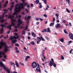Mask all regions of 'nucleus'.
<instances>
[{
	"instance_id": "nucleus-45",
	"label": "nucleus",
	"mask_w": 73,
	"mask_h": 73,
	"mask_svg": "<svg viewBox=\"0 0 73 73\" xmlns=\"http://www.w3.org/2000/svg\"><path fill=\"white\" fill-rule=\"evenodd\" d=\"M44 3L45 4H46L47 3H46V0H45L44 1Z\"/></svg>"
},
{
	"instance_id": "nucleus-2",
	"label": "nucleus",
	"mask_w": 73,
	"mask_h": 73,
	"mask_svg": "<svg viewBox=\"0 0 73 73\" xmlns=\"http://www.w3.org/2000/svg\"><path fill=\"white\" fill-rule=\"evenodd\" d=\"M17 22H19V23L17 24V26L18 27V28H19L20 26L21 25V24H22L23 23V22H22L21 21L20 18H19L18 19Z\"/></svg>"
},
{
	"instance_id": "nucleus-20",
	"label": "nucleus",
	"mask_w": 73,
	"mask_h": 73,
	"mask_svg": "<svg viewBox=\"0 0 73 73\" xmlns=\"http://www.w3.org/2000/svg\"><path fill=\"white\" fill-rule=\"evenodd\" d=\"M59 41H61V42H63L64 41V38H62L61 39H59Z\"/></svg>"
},
{
	"instance_id": "nucleus-23",
	"label": "nucleus",
	"mask_w": 73,
	"mask_h": 73,
	"mask_svg": "<svg viewBox=\"0 0 73 73\" xmlns=\"http://www.w3.org/2000/svg\"><path fill=\"white\" fill-rule=\"evenodd\" d=\"M11 25H10V26H11V27H12V26H15V23H14V22H11Z\"/></svg>"
},
{
	"instance_id": "nucleus-6",
	"label": "nucleus",
	"mask_w": 73,
	"mask_h": 73,
	"mask_svg": "<svg viewBox=\"0 0 73 73\" xmlns=\"http://www.w3.org/2000/svg\"><path fill=\"white\" fill-rule=\"evenodd\" d=\"M38 67H37L36 68V70L37 72H40V73H41V70L40 68V66L39 65V64H38Z\"/></svg>"
},
{
	"instance_id": "nucleus-14",
	"label": "nucleus",
	"mask_w": 73,
	"mask_h": 73,
	"mask_svg": "<svg viewBox=\"0 0 73 73\" xmlns=\"http://www.w3.org/2000/svg\"><path fill=\"white\" fill-rule=\"evenodd\" d=\"M31 35L34 37H36V35L34 33V32H32L31 33Z\"/></svg>"
},
{
	"instance_id": "nucleus-37",
	"label": "nucleus",
	"mask_w": 73,
	"mask_h": 73,
	"mask_svg": "<svg viewBox=\"0 0 73 73\" xmlns=\"http://www.w3.org/2000/svg\"><path fill=\"white\" fill-rule=\"evenodd\" d=\"M66 11L67 12H68V13H70V11L68 10V8H66Z\"/></svg>"
},
{
	"instance_id": "nucleus-8",
	"label": "nucleus",
	"mask_w": 73,
	"mask_h": 73,
	"mask_svg": "<svg viewBox=\"0 0 73 73\" xmlns=\"http://www.w3.org/2000/svg\"><path fill=\"white\" fill-rule=\"evenodd\" d=\"M16 38H19V36L16 37L15 36H14L13 37L12 36H11V37L10 38V39L12 40H13V39H16Z\"/></svg>"
},
{
	"instance_id": "nucleus-47",
	"label": "nucleus",
	"mask_w": 73,
	"mask_h": 73,
	"mask_svg": "<svg viewBox=\"0 0 73 73\" xmlns=\"http://www.w3.org/2000/svg\"><path fill=\"white\" fill-rule=\"evenodd\" d=\"M15 46H19V44H17V43L15 44Z\"/></svg>"
},
{
	"instance_id": "nucleus-35",
	"label": "nucleus",
	"mask_w": 73,
	"mask_h": 73,
	"mask_svg": "<svg viewBox=\"0 0 73 73\" xmlns=\"http://www.w3.org/2000/svg\"><path fill=\"white\" fill-rule=\"evenodd\" d=\"M0 20L1 19H3V18H4V15H2L1 16V17H0Z\"/></svg>"
},
{
	"instance_id": "nucleus-17",
	"label": "nucleus",
	"mask_w": 73,
	"mask_h": 73,
	"mask_svg": "<svg viewBox=\"0 0 73 73\" xmlns=\"http://www.w3.org/2000/svg\"><path fill=\"white\" fill-rule=\"evenodd\" d=\"M20 6H21L22 7H21V9H24V5H23V4L22 3H20Z\"/></svg>"
},
{
	"instance_id": "nucleus-1",
	"label": "nucleus",
	"mask_w": 73,
	"mask_h": 73,
	"mask_svg": "<svg viewBox=\"0 0 73 73\" xmlns=\"http://www.w3.org/2000/svg\"><path fill=\"white\" fill-rule=\"evenodd\" d=\"M1 42L0 45V49H2L3 48V46H4V45H6V43L5 42L4 43L3 41V40L2 39L1 40Z\"/></svg>"
},
{
	"instance_id": "nucleus-18",
	"label": "nucleus",
	"mask_w": 73,
	"mask_h": 73,
	"mask_svg": "<svg viewBox=\"0 0 73 73\" xmlns=\"http://www.w3.org/2000/svg\"><path fill=\"white\" fill-rule=\"evenodd\" d=\"M38 5H40L39 6V8H42V5H41V3L39 2L38 3Z\"/></svg>"
},
{
	"instance_id": "nucleus-16",
	"label": "nucleus",
	"mask_w": 73,
	"mask_h": 73,
	"mask_svg": "<svg viewBox=\"0 0 73 73\" xmlns=\"http://www.w3.org/2000/svg\"><path fill=\"white\" fill-rule=\"evenodd\" d=\"M46 32H49V33H50V29L49 28H47V29H46Z\"/></svg>"
},
{
	"instance_id": "nucleus-43",
	"label": "nucleus",
	"mask_w": 73,
	"mask_h": 73,
	"mask_svg": "<svg viewBox=\"0 0 73 73\" xmlns=\"http://www.w3.org/2000/svg\"><path fill=\"white\" fill-rule=\"evenodd\" d=\"M64 31L65 33H66V34H68V32H66V31L65 30H64Z\"/></svg>"
},
{
	"instance_id": "nucleus-26",
	"label": "nucleus",
	"mask_w": 73,
	"mask_h": 73,
	"mask_svg": "<svg viewBox=\"0 0 73 73\" xmlns=\"http://www.w3.org/2000/svg\"><path fill=\"white\" fill-rule=\"evenodd\" d=\"M46 29H44L42 31V33L45 32H46Z\"/></svg>"
},
{
	"instance_id": "nucleus-15",
	"label": "nucleus",
	"mask_w": 73,
	"mask_h": 73,
	"mask_svg": "<svg viewBox=\"0 0 73 73\" xmlns=\"http://www.w3.org/2000/svg\"><path fill=\"white\" fill-rule=\"evenodd\" d=\"M5 54V53L4 52L1 51L0 52V55H4Z\"/></svg>"
},
{
	"instance_id": "nucleus-60",
	"label": "nucleus",
	"mask_w": 73,
	"mask_h": 73,
	"mask_svg": "<svg viewBox=\"0 0 73 73\" xmlns=\"http://www.w3.org/2000/svg\"><path fill=\"white\" fill-rule=\"evenodd\" d=\"M30 5L31 7H33V4H31Z\"/></svg>"
},
{
	"instance_id": "nucleus-22",
	"label": "nucleus",
	"mask_w": 73,
	"mask_h": 73,
	"mask_svg": "<svg viewBox=\"0 0 73 73\" xmlns=\"http://www.w3.org/2000/svg\"><path fill=\"white\" fill-rule=\"evenodd\" d=\"M11 21H13V22H17V21H16V20H13V18H11Z\"/></svg>"
},
{
	"instance_id": "nucleus-33",
	"label": "nucleus",
	"mask_w": 73,
	"mask_h": 73,
	"mask_svg": "<svg viewBox=\"0 0 73 73\" xmlns=\"http://www.w3.org/2000/svg\"><path fill=\"white\" fill-rule=\"evenodd\" d=\"M31 45H35V42L34 41H32L31 43Z\"/></svg>"
},
{
	"instance_id": "nucleus-4",
	"label": "nucleus",
	"mask_w": 73,
	"mask_h": 73,
	"mask_svg": "<svg viewBox=\"0 0 73 73\" xmlns=\"http://www.w3.org/2000/svg\"><path fill=\"white\" fill-rule=\"evenodd\" d=\"M50 66H52V65H53V66L54 67V68H55V67H56V64H55L54 63H53L51 61H50Z\"/></svg>"
},
{
	"instance_id": "nucleus-57",
	"label": "nucleus",
	"mask_w": 73,
	"mask_h": 73,
	"mask_svg": "<svg viewBox=\"0 0 73 73\" xmlns=\"http://www.w3.org/2000/svg\"><path fill=\"white\" fill-rule=\"evenodd\" d=\"M73 51V49H72L70 51V53H72V52Z\"/></svg>"
},
{
	"instance_id": "nucleus-30",
	"label": "nucleus",
	"mask_w": 73,
	"mask_h": 73,
	"mask_svg": "<svg viewBox=\"0 0 73 73\" xmlns=\"http://www.w3.org/2000/svg\"><path fill=\"white\" fill-rule=\"evenodd\" d=\"M6 72L8 73H10V71L9 69L7 68L6 70Z\"/></svg>"
},
{
	"instance_id": "nucleus-62",
	"label": "nucleus",
	"mask_w": 73,
	"mask_h": 73,
	"mask_svg": "<svg viewBox=\"0 0 73 73\" xmlns=\"http://www.w3.org/2000/svg\"><path fill=\"white\" fill-rule=\"evenodd\" d=\"M8 3V1H6L5 3V4H7Z\"/></svg>"
},
{
	"instance_id": "nucleus-40",
	"label": "nucleus",
	"mask_w": 73,
	"mask_h": 73,
	"mask_svg": "<svg viewBox=\"0 0 73 73\" xmlns=\"http://www.w3.org/2000/svg\"><path fill=\"white\" fill-rule=\"evenodd\" d=\"M22 33L23 35H25V31H23Z\"/></svg>"
},
{
	"instance_id": "nucleus-12",
	"label": "nucleus",
	"mask_w": 73,
	"mask_h": 73,
	"mask_svg": "<svg viewBox=\"0 0 73 73\" xmlns=\"http://www.w3.org/2000/svg\"><path fill=\"white\" fill-rule=\"evenodd\" d=\"M31 17L30 16H28L27 17H27H25L24 20H28L30 19H31Z\"/></svg>"
},
{
	"instance_id": "nucleus-52",
	"label": "nucleus",
	"mask_w": 73,
	"mask_h": 73,
	"mask_svg": "<svg viewBox=\"0 0 73 73\" xmlns=\"http://www.w3.org/2000/svg\"><path fill=\"white\" fill-rule=\"evenodd\" d=\"M3 11H5V12H8V10L5 9L3 10Z\"/></svg>"
},
{
	"instance_id": "nucleus-34",
	"label": "nucleus",
	"mask_w": 73,
	"mask_h": 73,
	"mask_svg": "<svg viewBox=\"0 0 73 73\" xmlns=\"http://www.w3.org/2000/svg\"><path fill=\"white\" fill-rule=\"evenodd\" d=\"M11 26H8V28L9 29V31H11V29H12V28H11Z\"/></svg>"
},
{
	"instance_id": "nucleus-63",
	"label": "nucleus",
	"mask_w": 73,
	"mask_h": 73,
	"mask_svg": "<svg viewBox=\"0 0 73 73\" xmlns=\"http://www.w3.org/2000/svg\"><path fill=\"white\" fill-rule=\"evenodd\" d=\"M54 21H55V18H53L52 20V21L54 22Z\"/></svg>"
},
{
	"instance_id": "nucleus-25",
	"label": "nucleus",
	"mask_w": 73,
	"mask_h": 73,
	"mask_svg": "<svg viewBox=\"0 0 73 73\" xmlns=\"http://www.w3.org/2000/svg\"><path fill=\"white\" fill-rule=\"evenodd\" d=\"M30 58V56H27L25 59V61H27L28 60V58Z\"/></svg>"
},
{
	"instance_id": "nucleus-48",
	"label": "nucleus",
	"mask_w": 73,
	"mask_h": 73,
	"mask_svg": "<svg viewBox=\"0 0 73 73\" xmlns=\"http://www.w3.org/2000/svg\"><path fill=\"white\" fill-rule=\"evenodd\" d=\"M27 8H28V9H29V5H27Z\"/></svg>"
},
{
	"instance_id": "nucleus-61",
	"label": "nucleus",
	"mask_w": 73,
	"mask_h": 73,
	"mask_svg": "<svg viewBox=\"0 0 73 73\" xmlns=\"http://www.w3.org/2000/svg\"><path fill=\"white\" fill-rule=\"evenodd\" d=\"M40 23L38 22H37L36 23V25H38V24L39 23Z\"/></svg>"
},
{
	"instance_id": "nucleus-49",
	"label": "nucleus",
	"mask_w": 73,
	"mask_h": 73,
	"mask_svg": "<svg viewBox=\"0 0 73 73\" xmlns=\"http://www.w3.org/2000/svg\"><path fill=\"white\" fill-rule=\"evenodd\" d=\"M51 61H51L52 62V63H54V60H53V59L52 58L51 59Z\"/></svg>"
},
{
	"instance_id": "nucleus-64",
	"label": "nucleus",
	"mask_w": 73,
	"mask_h": 73,
	"mask_svg": "<svg viewBox=\"0 0 73 73\" xmlns=\"http://www.w3.org/2000/svg\"><path fill=\"white\" fill-rule=\"evenodd\" d=\"M5 13H7V11H5L3 13V15H4Z\"/></svg>"
},
{
	"instance_id": "nucleus-9",
	"label": "nucleus",
	"mask_w": 73,
	"mask_h": 73,
	"mask_svg": "<svg viewBox=\"0 0 73 73\" xmlns=\"http://www.w3.org/2000/svg\"><path fill=\"white\" fill-rule=\"evenodd\" d=\"M56 28H62V26H61L60 23H57L56 25H55Z\"/></svg>"
},
{
	"instance_id": "nucleus-58",
	"label": "nucleus",
	"mask_w": 73,
	"mask_h": 73,
	"mask_svg": "<svg viewBox=\"0 0 73 73\" xmlns=\"http://www.w3.org/2000/svg\"><path fill=\"white\" fill-rule=\"evenodd\" d=\"M10 64H11V65H13L15 64V63H13V62H10Z\"/></svg>"
},
{
	"instance_id": "nucleus-24",
	"label": "nucleus",
	"mask_w": 73,
	"mask_h": 73,
	"mask_svg": "<svg viewBox=\"0 0 73 73\" xmlns=\"http://www.w3.org/2000/svg\"><path fill=\"white\" fill-rule=\"evenodd\" d=\"M16 41H17V40H12V43H13V44H15V43H16Z\"/></svg>"
},
{
	"instance_id": "nucleus-46",
	"label": "nucleus",
	"mask_w": 73,
	"mask_h": 73,
	"mask_svg": "<svg viewBox=\"0 0 73 73\" xmlns=\"http://www.w3.org/2000/svg\"><path fill=\"white\" fill-rule=\"evenodd\" d=\"M19 4L17 3V4H16L15 5V8H17V6H19Z\"/></svg>"
},
{
	"instance_id": "nucleus-42",
	"label": "nucleus",
	"mask_w": 73,
	"mask_h": 73,
	"mask_svg": "<svg viewBox=\"0 0 73 73\" xmlns=\"http://www.w3.org/2000/svg\"><path fill=\"white\" fill-rule=\"evenodd\" d=\"M66 1L67 2H68V4H69V3H70V0H66Z\"/></svg>"
},
{
	"instance_id": "nucleus-41",
	"label": "nucleus",
	"mask_w": 73,
	"mask_h": 73,
	"mask_svg": "<svg viewBox=\"0 0 73 73\" xmlns=\"http://www.w3.org/2000/svg\"><path fill=\"white\" fill-rule=\"evenodd\" d=\"M61 60H64V58L63 57V56L61 55Z\"/></svg>"
},
{
	"instance_id": "nucleus-53",
	"label": "nucleus",
	"mask_w": 73,
	"mask_h": 73,
	"mask_svg": "<svg viewBox=\"0 0 73 73\" xmlns=\"http://www.w3.org/2000/svg\"><path fill=\"white\" fill-rule=\"evenodd\" d=\"M27 38L28 40H30L31 39V37L29 36H27Z\"/></svg>"
},
{
	"instance_id": "nucleus-11",
	"label": "nucleus",
	"mask_w": 73,
	"mask_h": 73,
	"mask_svg": "<svg viewBox=\"0 0 73 73\" xmlns=\"http://www.w3.org/2000/svg\"><path fill=\"white\" fill-rule=\"evenodd\" d=\"M17 13L18 12H20V11L19 10V9H18V7H16L14 10Z\"/></svg>"
},
{
	"instance_id": "nucleus-32",
	"label": "nucleus",
	"mask_w": 73,
	"mask_h": 73,
	"mask_svg": "<svg viewBox=\"0 0 73 73\" xmlns=\"http://www.w3.org/2000/svg\"><path fill=\"white\" fill-rule=\"evenodd\" d=\"M54 23L53 22L52 23H51L50 24V26L51 27L52 25H54Z\"/></svg>"
},
{
	"instance_id": "nucleus-39",
	"label": "nucleus",
	"mask_w": 73,
	"mask_h": 73,
	"mask_svg": "<svg viewBox=\"0 0 73 73\" xmlns=\"http://www.w3.org/2000/svg\"><path fill=\"white\" fill-rule=\"evenodd\" d=\"M1 27L2 28H3V27H5V25H4V24H1Z\"/></svg>"
},
{
	"instance_id": "nucleus-36",
	"label": "nucleus",
	"mask_w": 73,
	"mask_h": 73,
	"mask_svg": "<svg viewBox=\"0 0 73 73\" xmlns=\"http://www.w3.org/2000/svg\"><path fill=\"white\" fill-rule=\"evenodd\" d=\"M27 4V3H25V2H23L22 4H23V5H24V6H26V5Z\"/></svg>"
},
{
	"instance_id": "nucleus-38",
	"label": "nucleus",
	"mask_w": 73,
	"mask_h": 73,
	"mask_svg": "<svg viewBox=\"0 0 73 73\" xmlns=\"http://www.w3.org/2000/svg\"><path fill=\"white\" fill-rule=\"evenodd\" d=\"M45 38L47 40H48V41H49V38L47 36H45Z\"/></svg>"
},
{
	"instance_id": "nucleus-44",
	"label": "nucleus",
	"mask_w": 73,
	"mask_h": 73,
	"mask_svg": "<svg viewBox=\"0 0 73 73\" xmlns=\"http://www.w3.org/2000/svg\"><path fill=\"white\" fill-rule=\"evenodd\" d=\"M8 19H10V18H11L12 16L11 15H9L8 16Z\"/></svg>"
},
{
	"instance_id": "nucleus-54",
	"label": "nucleus",
	"mask_w": 73,
	"mask_h": 73,
	"mask_svg": "<svg viewBox=\"0 0 73 73\" xmlns=\"http://www.w3.org/2000/svg\"><path fill=\"white\" fill-rule=\"evenodd\" d=\"M15 50H18V48H17V47H15Z\"/></svg>"
},
{
	"instance_id": "nucleus-56",
	"label": "nucleus",
	"mask_w": 73,
	"mask_h": 73,
	"mask_svg": "<svg viewBox=\"0 0 73 73\" xmlns=\"http://www.w3.org/2000/svg\"><path fill=\"white\" fill-rule=\"evenodd\" d=\"M15 52L16 53H19V50H16Z\"/></svg>"
},
{
	"instance_id": "nucleus-51",
	"label": "nucleus",
	"mask_w": 73,
	"mask_h": 73,
	"mask_svg": "<svg viewBox=\"0 0 73 73\" xmlns=\"http://www.w3.org/2000/svg\"><path fill=\"white\" fill-rule=\"evenodd\" d=\"M43 16L45 17H48V16H47L46 15L44 14Z\"/></svg>"
},
{
	"instance_id": "nucleus-13",
	"label": "nucleus",
	"mask_w": 73,
	"mask_h": 73,
	"mask_svg": "<svg viewBox=\"0 0 73 73\" xmlns=\"http://www.w3.org/2000/svg\"><path fill=\"white\" fill-rule=\"evenodd\" d=\"M1 63V66H3V68L4 69V70H7V68L5 67V66H4V64H2V63Z\"/></svg>"
},
{
	"instance_id": "nucleus-55",
	"label": "nucleus",
	"mask_w": 73,
	"mask_h": 73,
	"mask_svg": "<svg viewBox=\"0 0 73 73\" xmlns=\"http://www.w3.org/2000/svg\"><path fill=\"white\" fill-rule=\"evenodd\" d=\"M18 9H19V10L20 11H21V7H18Z\"/></svg>"
},
{
	"instance_id": "nucleus-21",
	"label": "nucleus",
	"mask_w": 73,
	"mask_h": 73,
	"mask_svg": "<svg viewBox=\"0 0 73 73\" xmlns=\"http://www.w3.org/2000/svg\"><path fill=\"white\" fill-rule=\"evenodd\" d=\"M15 62L16 64V66L17 67H19V64H18V63H17V62L15 61Z\"/></svg>"
},
{
	"instance_id": "nucleus-27",
	"label": "nucleus",
	"mask_w": 73,
	"mask_h": 73,
	"mask_svg": "<svg viewBox=\"0 0 73 73\" xmlns=\"http://www.w3.org/2000/svg\"><path fill=\"white\" fill-rule=\"evenodd\" d=\"M55 15L56 17V19H58V14L56 13L55 14Z\"/></svg>"
},
{
	"instance_id": "nucleus-10",
	"label": "nucleus",
	"mask_w": 73,
	"mask_h": 73,
	"mask_svg": "<svg viewBox=\"0 0 73 73\" xmlns=\"http://www.w3.org/2000/svg\"><path fill=\"white\" fill-rule=\"evenodd\" d=\"M4 51L5 52H7L8 51V47L7 45H5L4 47Z\"/></svg>"
},
{
	"instance_id": "nucleus-28",
	"label": "nucleus",
	"mask_w": 73,
	"mask_h": 73,
	"mask_svg": "<svg viewBox=\"0 0 73 73\" xmlns=\"http://www.w3.org/2000/svg\"><path fill=\"white\" fill-rule=\"evenodd\" d=\"M0 22L1 23H4V19H1L0 21Z\"/></svg>"
},
{
	"instance_id": "nucleus-29",
	"label": "nucleus",
	"mask_w": 73,
	"mask_h": 73,
	"mask_svg": "<svg viewBox=\"0 0 73 73\" xmlns=\"http://www.w3.org/2000/svg\"><path fill=\"white\" fill-rule=\"evenodd\" d=\"M3 32V28H2L0 30V33H2Z\"/></svg>"
},
{
	"instance_id": "nucleus-59",
	"label": "nucleus",
	"mask_w": 73,
	"mask_h": 73,
	"mask_svg": "<svg viewBox=\"0 0 73 73\" xmlns=\"http://www.w3.org/2000/svg\"><path fill=\"white\" fill-rule=\"evenodd\" d=\"M14 35L15 36H17L18 35V34L17 33H15Z\"/></svg>"
},
{
	"instance_id": "nucleus-7",
	"label": "nucleus",
	"mask_w": 73,
	"mask_h": 73,
	"mask_svg": "<svg viewBox=\"0 0 73 73\" xmlns=\"http://www.w3.org/2000/svg\"><path fill=\"white\" fill-rule=\"evenodd\" d=\"M68 36L70 38L71 40H73V34H72V33H69Z\"/></svg>"
},
{
	"instance_id": "nucleus-19",
	"label": "nucleus",
	"mask_w": 73,
	"mask_h": 73,
	"mask_svg": "<svg viewBox=\"0 0 73 73\" xmlns=\"http://www.w3.org/2000/svg\"><path fill=\"white\" fill-rule=\"evenodd\" d=\"M40 1L39 0H36L35 1V3L36 4H38V3H39V2Z\"/></svg>"
},
{
	"instance_id": "nucleus-3",
	"label": "nucleus",
	"mask_w": 73,
	"mask_h": 73,
	"mask_svg": "<svg viewBox=\"0 0 73 73\" xmlns=\"http://www.w3.org/2000/svg\"><path fill=\"white\" fill-rule=\"evenodd\" d=\"M31 66H32L33 68H35L36 67H37V64L36 62H33L32 63Z\"/></svg>"
},
{
	"instance_id": "nucleus-5",
	"label": "nucleus",
	"mask_w": 73,
	"mask_h": 73,
	"mask_svg": "<svg viewBox=\"0 0 73 73\" xmlns=\"http://www.w3.org/2000/svg\"><path fill=\"white\" fill-rule=\"evenodd\" d=\"M37 39L38 40L39 42H40L41 41V39L42 41H45V40H44L43 38V37H42V36H40V37H38L37 38Z\"/></svg>"
},
{
	"instance_id": "nucleus-31",
	"label": "nucleus",
	"mask_w": 73,
	"mask_h": 73,
	"mask_svg": "<svg viewBox=\"0 0 73 73\" xmlns=\"http://www.w3.org/2000/svg\"><path fill=\"white\" fill-rule=\"evenodd\" d=\"M17 13L16 11H15V12H14L13 13V16H14V15H17Z\"/></svg>"
},
{
	"instance_id": "nucleus-50",
	"label": "nucleus",
	"mask_w": 73,
	"mask_h": 73,
	"mask_svg": "<svg viewBox=\"0 0 73 73\" xmlns=\"http://www.w3.org/2000/svg\"><path fill=\"white\" fill-rule=\"evenodd\" d=\"M63 23H66V20H64L62 21Z\"/></svg>"
}]
</instances>
